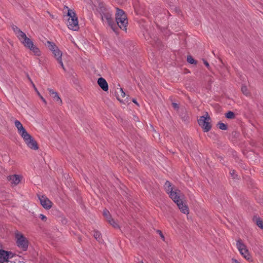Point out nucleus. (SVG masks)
<instances>
[{"label":"nucleus","instance_id":"nucleus-4","mask_svg":"<svg viewBox=\"0 0 263 263\" xmlns=\"http://www.w3.org/2000/svg\"><path fill=\"white\" fill-rule=\"evenodd\" d=\"M18 134L23 139L24 142L28 147L33 150H37L39 146L36 142L29 135L24 128L18 132Z\"/></svg>","mask_w":263,"mask_h":263},{"label":"nucleus","instance_id":"nucleus-9","mask_svg":"<svg viewBox=\"0 0 263 263\" xmlns=\"http://www.w3.org/2000/svg\"><path fill=\"white\" fill-rule=\"evenodd\" d=\"M38 197L41 204L44 209L49 210L52 207V202L46 196H38Z\"/></svg>","mask_w":263,"mask_h":263},{"label":"nucleus","instance_id":"nucleus-38","mask_svg":"<svg viewBox=\"0 0 263 263\" xmlns=\"http://www.w3.org/2000/svg\"><path fill=\"white\" fill-rule=\"evenodd\" d=\"M139 263H143V261H140Z\"/></svg>","mask_w":263,"mask_h":263},{"label":"nucleus","instance_id":"nucleus-15","mask_svg":"<svg viewBox=\"0 0 263 263\" xmlns=\"http://www.w3.org/2000/svg\"><path fill=\"white\" fill-rule=\"evenodd\" d=\"M240 254L248 261H252V258L247 249L240 252Z\"/></svg>","mask_w":263,"mask_h":263},{"label":"nucleus","instance_id":"nucleus-22","mask_svg":"<svg viewBox=\"0 0 263 263\" xmlns=\"http://www.w3.org/2000/svg\"><path fill=\"white\" fill-rule=\"evenodd\" d=\"M125 96V92L123 91V88H120L119 91L118 92V99L120 100V97L124 98Z\"/></svg>","mask_w":263,"mask_h":263},{"label":"nucleus","instance_id":"nucleus-7","mask_svg":"<svg viewBox=\"0 0 263 263\" xmlns=\"http://www.w3.org/2000/svg\"><path fill=\"white\" fill-rule=\"evenodd\" d=\"M15 238L17 247L24 251L27 249L28 241L25 236L18 231L15 232Z\"/></svg>","mask_w":263,"mask_h":263},{"label":"nucleus","instance_id":"nucleus-29","mask_svg":"<svg viewBox=\"0 0 263 263\" xmlns=\"http://www.w3.org/2000/svg\"><path fill=\"white\" fill-rule=\"evenodd\" d=\"M230 174L231 175L232 177L234 178V179H235L237 177V175L236 174V172L234 170H233V171H231L230 172Z\"/></svg>","mask_w":263,"mask_h":263},{"label":"nucleus","instance_id":"nucleus-20","mask_svg":"<svg viewBox=\"0 0 263 263\" xmlns=\"http://www.w3.org/2000/svg\"><path fill=\"white\" fill-rule=\"evenodd\" d=\"M103 215L107 221H108V219H110L111 218L109 211L107 210H104L103 211Z\"/></svg>","mask_w":263,"mask_h":263},{"label":"nucleus","instance_id":"nucleus-34","mask_svg":"<svg viewBox=\"0 0 263 263\" xmlns=\"http://www.w3.org/2000/svg\"><path fill=\"white\" fill-rule=\"evenodd\" d=\"M41 99L43 101L45 104H47V101L44 98H42Z\"/></svg>","mask_w":263,"mask_h":263},{"label":"nucleus","instance_id":"nucleus-37","mask_svg":"<svg viewBox=\"0 0 263 263\" xmlns=\"http://www.w3.org/2000/svg\"><path fill=\"white\" fill-rule=\"evenodd\" d=\"M38 60H39V63H40L41 60H40V59H38Z\"/></svg>","mask_w":263,"mask_h":263},{"label":"nucleus","instance_id":"nucleus-5","mask_svg":"<svg viewBox=\"0 0 263 263\" xmlns=\"http://www.w3.org/2000/svg\"><path fill=\"white\" fill-rule=\"evenodd\" d=\"M116 21L120 29L126 31L128 21L126 15L122 10L117 9L116 14Z\"/></svg>","mask_w":263,"mask_h":263},{"label":"nucleus","instance_id":"nucleus-14","mask_svg":"<svg viewBox=\"0 0 263 263\" xmlns=\"http://www.w3.org/2000/svg\"><path fill=\"white\" fill-rule=\"evenodd\" d=\"M98 84L103 90L106 91L108 89V86L106 81L103 78H100L98 80Z\"/></svg>","mask_w":263,"mask_h":263},{"label":"nucleus","instance_id":"nucleus-36","mask_svg":"<svg viewBox=\"0 0 263 263\" xmlns=\"http://www.w3.org/2000/svg\"><path fill=\"white\" fill-rule=\"evenodd\" d=\"M39 96L40 97V98L41 99H42V98H43V96H42L41 95H40V96Z\"/></svg>","mask_w":263,"mask_h":263},{"label":"nucleus","instance_id":"nucleus-32","mask_svg":"<svg viewBox=\"0 0 263 263\" xmlns=\"http://www.w3.org/2000/svg\"><path fill=\"white\" fill-rule=\"evenodd\" d=\"M158 232L159 233L161 237L164 240V236L163 235V234L162 233L161 231H158Z\"/></svg>","mask_w":263,"mask_h":263},{"label":"nucleus","instance_id":"nucleus-30","mask_svg":"<svg viewBox=\"0 0 263 263\" xmlns=\"http://www.w3.org/2000/svg\"><path fill=\"white\" fill-rule=\"evenodd\" d=\"M39 217L43 221H46L47 219V217L45 215L43 214H40L39 216Z\"/></svg>","mask_w":263,"mask_h":263},{"label":"nucleus","instance_id":"nucleus-23","mask_svg":"<svg viewBox=\"0 0 263 263\" xmlns=\"http://www.w3.org/2000/svg\"><path fill=\"white\" fill-rule=\"evenodd\" d=\"M226 117L228 119H234L235 118V114L233 111H229L226 114Z\"/></svg>","mask_w":263,"mask_h":263},{"label":"nucleus","instance_id":"nucleus-12","mask_svg":"<svg viewBox=\"0 0 263 263\" xmlns=\"http://www.w3.org/2000/svg\"><path fill=\"white\" fill-rule=\"evenodd\" d=\"M22 177L18 175H13L7 177V179L14 185H17L21 181Z\"/></svg>","mask_w":263,"mask_h":263},{"label":"nucleus","instance_id":"nucleus-24","mask_svg":"<svg viewBox=\"0 0 263 263\" xmlns=\"http://www.w3.org/2000/svg\"><path fill=\"white\" fill-rule=\"evenodd\" d=\"M93 236L96 240L100 241L101 240V233L98 231L93 232Z\"/></svg>","mask_w":263,"mask_h":263},{"label":"nucleus","instance_id":"nucleus-1","mask_svg":"<svg viewBox=\"0 0 263 263\" xmlns=\"http://www.w3.org/2000/svg\"><path fill=\"white\" fill-rule=\"evenodd\" d=\"M164 187L165 191L169 194L170 198L177 204L180 211L184 214H188L189 210L187 205L180 198V191L173 187L171 182L168 181L165 182Z\"/></svg>","mask_w":263,"mask_h":263},{"label":"nucleus","instance_id":"nucleus-8","mask_svg":"<svg viewBox=\"0 0 263 263\" xmlns=\"http://www.w3.org/2000/svg\"><path fill=\"white\" fill-rule=\"evenodd\" d=\"M210 120L211 118L208 112H206L205 116H201L198 120L199 125L202 128L204 132H209L211 128Z\"/></svg>","mask_w":263,"mask_h":263},{"label":"nucleus","instance_id":"nucleus-3","mask_svg":"<svg viewBox=\"0 0 263 263\" xmlns=\"http://www.w3.org/2000/svg\"><path fill=\"white\" fill-rule=\"evenodd\" d=\"M65 9H67V26L68 28L73 31H77L79 29V22L77 14L73 9H69L68 7H65Z\"/></svg>","mask_w":263,"mask_h":263},{"label":"nucleus","instance_id":"nucleus-33","mask_svg":"<svg viewBox=\"0 0 263 263\" xmlns=\"http://www.w3.org/2000/svg\"><path fill=\"white\" fill-rule=\"evenodd\" d=\"M204 64L206 66V67L209 68L210 65L208 62L206 61H204Z\"/></svg>","mask_w":263,"mask_h":263},{"label":"nucleus","instance_id":"nucleus-10","mask_svg":"<svg viewBox=\"0 0 263 263\" xmlns=\"http://www.w3.org/2000/svg\"><path fill=\"white\" fill-rule=\"evenodd\" d=\"M52 53L54 54V57L56 58L58 62L60 64L62 68L64 71H65V67L63 63L62 59V51H60L58 48L55 50H54V51H53Z\"/></svg>","mask_w":263,"mask_h":263},{"label":"nucleus","instance_id":"nucleus-18","mask_svg":"<svg viewBox=\"0 0 263 263\" xmlns=\"http://www.w3.org/2000/svg\"><path fill=\"white\" fill-rule=\"evenodd\" d=\"M47 45L49 49L52 51H54V50H55L57 49L58 48V47L55 45V44L51 42L48 41L47 42Z\"/></svg>","mask_w":263,"mask_h":263},{"label":"nucleus","instance_id":"nucleus-19","mask_svg":"<svg viewBox=\"0 0 263 263\" xmlns=\"http://www.w3.org/2000/svg\"><path fill=\"white\" fill-rule=\"evenodd\" d=\"M14 124L17 128V132L24 128L22 123L18 120H15L14 121Z\"/></svg>","mask_w":263,"mask_h":263},{"label":"nucleus","instance_id":"nucleus-6","mask_svg":"<svg viewBox=\"0 0 263 263\" xmlns=\"http://www.w3.org/2000/svg\"><path fill=\"white\" fill-rule=\"evenodd\" d=\"M101 12L100 14L101 16V19L103 22L105 21L107 22V24L111 27L114 31L117 32L116 30L118 29L116 27V24L114 22L112 18V14L107 10L105 9L103 10L102 8H100Z\"/></svg>","mask_w":263,"mask_h":263},{"label":"nucleus","instance_id":"nucleus-13","mask_svg":"<svg viewBox=\"0 0 263 263\" xmlns=\"http://www.w3.org/2000/svg\"><path fill=\"white\" fill-rule=\"evenodd\" d=\"M9 258V252L3 250H0V263L8 262Z\"/></svg>","mask_w":263,"mask_h":263},{"label":"nucleus","instance_id":"nucleus-21","mask_svg":"<svg viewBox=\"0 0 263 263\" xmlns=\"http://www.w3.org/2000/svg\"><path fill=\"white\" fill-rule=\"evenodd\" d=\"M108 222L115 228L119 227L118 224L112 218L110 219H108Z\"/></svg>","mask_w":263,"mask_h":263},{"label":"nucleus","instance_id":"nucleus-27","mask_svg":"<svg viewBox=\"0 0 263 263\" xmlns=\"http://www.w3.org/2000/svg\"><path fill=\"white\" fill-rule=\"evenodd\" d=\"M187 62L190 64H196V61L193 58V57L191 55H189L187 58Z\"/></svg>","mask_w":263,"mask_h":263},{"label":"nucleus","instance_id":"nucleus-28","mask_svg":"<svg viewBox=\"0 0 263 263\" xmlns=\"http://www.w3.org/2000/svg\"><path fill=\"white\" fill-rule=\"evenodd\" d=\"M28 79L30 80V81L31 82V83H32V86H33V88H34L35 91L36 92L37 95L40 96V95H41L40 93L37 90V88L35 87V86L34 84L33 83L32 81L31 80V79L29 77H28Z\"/></svg>","mask_w":263,"mask_h":263},{"label":"nucleus","instance_id":"nucleus-11","mask_svg":"<svg viewBox=\"0 0 263 263\" xmlns=\"http://www.w3.org/2000/svg\"><path fill=\"white\" fill-rule=\"evenodd\" d=\"M47 90L55 102H58L60 105L62 104V101L57 91L50 88H47Z\"/></svg>","mask_w":263,"mask_h":263},{"label":"nucleus","instance_id":"nucleus-25","mask_svg":"<svg viewBox=\"0 0 263 263\" xmlns=\"http://www.w3.org/2000/svg\"><path fill=\"white\" fill-rule=\"evenodd\" d=\"M241 91L246 96H248L249 95V91L246 86L243 85L241 87Z\"/></svg>","mask_w":263,"mask_h":263},{"label":"nucleus","instance_id":"nucleus-31","mask_svg":"<svg viewBox=\"0 0 263 263\" xmlns=\"http://www.w3.org/2000/svg\"><path fill=\"white\" fill-rule=\"evenodd\" d=\"M172 105H173V107L175 108H178L179 107L178 105V104L177 103H173L172 104Z\"/></svg>","mask_w":263,"mask_h":263},{"label":"nucleus","instance_id":"nucleus-26","mask_svg":"<svg viewBox=\"0 0 263 263\" xmlns=\"http://www.w3.org/2000/svg\"><path fill=\"white\" fill-rule=\"evenodd\" d=\"M218 126L219 129L222 130H227V125L223 123L219 122L218 124Z\"/></svg>","mask_w":263,"mask_h":263},{"label":"nucleus","instance_id":"nucleus-17","mask_svg":"<svg viewBox=\"0 0 263 263\" xmlns=\"http://www.w3.org/2000/svg\"><path fill=\"white\" fill-rule=\"evenodd\" d=\"M254 221H255L257 226L261 229H263V220L260 218L255 217L253 218Z\"/></svg>","mask_w":263,"mask_h":263},{"label":"nucleus","instance_id":"nucleus-35","mask_svg":"<svg viewBox=\"0 0 263 263\" xmlns=\"http://www.w3.org/2000/svg\"><path fill=\"white\" fill-rule=\"evenodd\" d=\"M133 102L135 103L136 104H137V105H139L138 103H137V102L136 101V99H133Z\"/></svg>","mask_w":263,"mask_h":263},{"label":"nucleus","instance_id":"nucleus-16","mask_svg":"<svg viewBox=\"0 0 263 263\" xmlns=\"http://www.w3.org/2000/svg\"><path fill=\"white\" fill-rule=\"evenodd\" d=\"M236 247L239 252L247 249L246 246L240 239L237 240L236 241Z\"/></svg>","mask_w":263,"mask_h":263},{"label":"nucleus","instance_id":"nucleus-2","mask_svg":"<svg viewBox=\"0 0 263 263\" xmlns=\"http://www.w3.org/2000/svg\"><path fill=\"white\" fill-rule=\"evenodd\" d=\"M12 29L17 37L25 47L29 49L35 56L39 57L41 55L40 49L34 45L32 41L28 37L24 32L16 26H13Z\"/></svg>","mask_w":263,"mask_h":263}]
</instances>
